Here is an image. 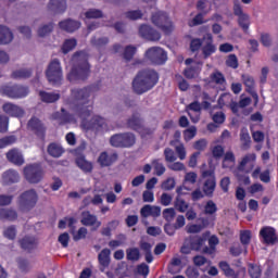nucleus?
Here are the masks:
<instances>
[{
  "label": "nucleus",
  "instance_id": "412c9836",
  "mask_svg": "<svg viewBox=\"0 0 278 278\" xmlns=\"http://www.w3.org/2000/svg\"><path fill=\"white\" fill-rule=\"evenodd\" d=\"M203 65L200 62H195L191 66L186 67L182 75L186 77V79H197V77L201 75Z\"/></svg>",
  "mask_w": 278,
  "mask_h": 278
},
{
  "label": "nucleus",
  "instance_id": "e2e57ef3",
  "mask_svg": "<svg viewBox=\"0 0 278 278\" xmlns=\"http://www.w3.org/2000/svg\"><path fill=\"white\" fill-rule=\"evenodd\" d=\"M125 16L129 21H139V18H142L143 13L140 10L128 11V12L125 13Z\"/></svg>",
  "mask_w": 278,
  "mask_h": 278
},
{
  "label": "nucleus",
  "instance_id": "4c0bfd02",
  "mask_svg": "<svg viewBox=\"0 0 278 278\" xmlns=\"http://www.w3.org/2000/svg\"><path fill=\"white\" fill-rule=\"evenodd\" d=\"M187 240L193 251H201V249L205 244V238L203 237H191Z\"/></svg>",
  "mask_w": 278,
  "mask_h": 278
},
{
  "label": "nucleus",
  "instance_id": "79ce46f5",
  "mask_svg": "<svg viewBox=\"0 0 278 278\" xmlns=\"http://www.w3.org/2000/svg\"><path fill=\"white\" fill-rule=\"evenodd\" d=\"M90 43L92 47H96V49H103V47H108L110 43V38L108 37H92L90 40Z\"/></svg>",
  "mask_w": 278,
  "mask_h": 278
},
{
  "label": "nucleus",
  "instance_id": "864d4df0",
  "mask_svg": "<svg viewBox=\"0 0 278 278\" xmlns=\"http://www.w3.org/2000/svg\"><path fill=\"white\" fill-rule=\"evenodd\" d=\"M248 273L251 278H260L262 277V268L255 264H249Z\"/></svg>",
  "mask_w": 278,
  "mask_h": 278
},
{
  "label": "nucleus",
  "instance_id": "09e8293b",
  "mask_svg": "<svg viewBox=\"0 0 278 278\" xmlns=\"http://www.w3.org/2000/svg\"><path fill=\"white\" fill-rule=\"evenodd\" d=\"M238 23H239V26L241 27V29H243V31H245V33L249 31V27L251 25L249 14L245 13L243 15H240L238 17Z\"/></svg>",
  "mask_w": 278,
  "mask_h": 278
},
{
  "label": "nucleus",
  "instance_id": "ea45409f",
  "mask_svg": "<svg viewBox=\"0 0 278 278\" xmlns=\"http://www.w3.org/2000/svg\"><path fill=\"white\" fill-rule=\"evenodd\" d=\"M236 164V154L232 151H227L224 154V160L222 163L223 168H231Z\"/></svg>",
  "mask_w": 278,
  "mask_h": 278
},
{
  "label": "nucleus",
  "instance_id": "9d476101",
  "mask_svg": "<svg viewBox=\"0 0 278 278\" xmlns=\"http://www.w3.org/2000/svg\"><path fill=\"white\" fill-rule=\"evenodd\" d=\"M24 177L28 184H40L45 177L42 165L38 163L29 164L24 167Z\"/></svg>",
  "mask_w": 278,
  "mask_h": 278
},
{
  "label": "nucleus",
  "instance_id": "ddd939ff",
  "mask_svg": "<svg viewBox=\"0 0 278 278\" xmlns=\"http://www.w3.org/2000/svg\"><path fill=\"white\" fill-rule=\"evenodd\" d=\"M139 35L141 38L149 40L150 42H157V40L162 38L160 31L147 24H143L139 27Z\"/></svg>",
  "mask_w": 278,
  "mask_h": 278
},
{
  "label": "nucleus",
  "instance_id": "0eeeda50",
  "mask_svg": "<svg viewBox=\"0 0 278 278\" xmlns=\"http://www.w3.org/2000/svg\"><path fill=\"white\" fill-rule=\"evenodd\" d=\"M46 77L52 86H61L62 79H64V75L62 74V65L60 64V60H52L48 68L46 70Z\"/></svg>",
  "mask_w": 278,
  "mask_h": 278
},
{
  "label": "nucleus",
  "instance_id": "69168bd1",
  "mask_svg": "<svg viewBox=\"0 0 278 278\" xmlns=\"http://www.w3.org/2000/svg\"><path fill=\"white\" fill-rule=\"evenodd\" d=\"M186 277L188 278H199L200 277V273H199V268L195 266H189L187 267L186 271H185Z\"/></svg>",
  "mask_w": 278,
  "mask_h": 278
},
{
  "label": "nucleus",
  "instance_id": "c756f323",
  "mask_svg": "<svg viewBox=\"0 0 278 278\" xmlns=\"http://www.w3.org/2000/svg\"><path fill=\"white\" fill-rule=\"evenodd\" d=\"M218 267L220 268L222 271H224V275L226 277H231V278L240 277V273L233 270V268H231V266L229 265V263H227V261H220L218 264Z\"/></svg>",
  "mask_w": 278,
  "mask_h": 278
},
{
  "label": "nucleus",
  "instance_id": "774afa93",
  "mask_svg": "<svg viewBox=\"0 0 278 278\" xmlns=\"http://www.w3.org/2000/svg\"><path fill=\"white\" fill-rule=\"evenodd\" d=\"M176 212H175V208L173 207H169V208H165L163 211V218L165 220H167V223H170L172 220H174L175 216H176Z\"/></svg>",
  "mask_w": 278,
  "mask_h": 278
},
{
  "label": "nucleus",
  "instance_id": "bf43d9fd",
  "mask_svg": "<svg viewBox=\"0 0 278 278\" xmlns=\"http://www.w3.org/2000/svg\"><path fill=\"white\" fill-rule=\"evenodd\" d=\"M85 16L87 18H103V11L99 9H89L86 13Z\"/></svg>",
  "mask_w": 278,
  "mask_h": 278
},
{
  "label": "nucleus",
  "instance_id": "f704fd0d",
  "mask_svg": "<svg viewBox=\"0 0 278 278\" xmlns=\"http://www.w3.org/2000/svg\"><path fill=\"white\" fill-rule=\"evenodd\" d=\"M218 237L216 236H211L208 239V247H204L203 248V253H205L206 255H214V253H216V247H218Z\"/></svg>",
  "mask_w": 278,
  "mask_h": 278
},
{
  "label": "nucleus",
  "instance_id": "c03bdc74",
  "mask_svg": "<svg viewBox=\"0 0 278 278\" xmlns=\"http://www.w3.org/2000/svg\"><path fill=\"white\" fill-rule=\"evenodd\" d=\"M126 260H128V262H138V260H140V250L138 248L127 249Z\"/></svg>",
  "mask_w": 278,
  "mask_h": 278
},
{
  "label": "nucleus",
  "instance_id": "0e129e2a",
  "mask_svg": "<svg viewBox=\"0 0 278 278\" xmlns=\"http://www.w3.org/2000/svg\"><path fill=\"white\" fill-rule=\"evenodd\" d=\"M226 66L229 68H238V56L236 54H229L226 59Z\"/></svg>",
  "mask_w": 278,
  "mask_h": 278
},
{
  "label": "nucleus",
  "instance_id": "cd10ccee",
  "mask_svg": "<svg viewBox=\"0 0 278 278\" xmlns=\"http://www.w3.org/2000/svg\"><path fill=\"white\" fill-rule=\"evenodd\" d=\"M76 166L83 170V173H91L94 166L92 165V162H89L86 160L85 155H79L75 160Z\"/></svg>",
  "mask_w": 278,
  "mask_h": 278
},
{
  "label": "nucleus",
  "instance_id": "6ab92c4d",
  "mask_svg": "<svg viewBox=\"0 0 278 278\" xmlns=\"http://www.w3.org/2000/svg\"><path fill=\"white\" fill-rule=\"evenodd\" d=\"M118 161V154L113 152L109 154L106 151L101 152L98 157V164H100L101 168H108L115 164Z\"/></svg>",
  "mask_w": 278,
  "mask_h": 278
},
{
  "label": "nucleus",
  "instance_id": "b1692460",
  "mask_svg": "<svg viewBox=\"0 0 278 278\" xmlns=\"http://www.w3.org/2000/svg\"><path fill=\"white\" fill-rule=\"evenodd\" d=\"M61 112H56L52 115V118L54 121H59V125H68V123H74L75 122V117L73 116V114L66 112V110L61 109Z\"/></svg>",
  "mask_w": 278,
  "mask_h": 278
},
{
  "label": "nucleus",
  "instance_id": "f8f14e48",
  "mask_svg": "<svg viewBox=\"0 0 278 278\" xmlns=\"http://www.w3.org/2000/svg\"><path fill=\"white\" fill-rule=\"evenodd\" d=\"M27 127L39 140L45 141V138H47V127L40 121V118L34 116L28 121Z\"/></svg>",
  "mask_w": 278,
  "mask_h": 278
},
{
  "label": "nucleus",
  "instance_id": "a18cd8bd",
  "mask_svg": "<svg viewBox=\"0 0 278 278\" xmlns=\"http://www.w3.org/2000/svg\"><path fill=\"white\" fill-rule=\"evenodd\" d=\"M242 80L245 86L247 92L252 94L253 90H255V79L252 76L243 75Z\"/></svg>",
  "mask_w": 278,
  "mask_h": 278
},
{
  "label": "nucleus",
  "instance_id": "c9c22d12",
  "mask_svg": "<svg viewBox=\"0 0 278 278\" xmlns=\"http://www.w3.org/2000/svg\"><path fill=\"white\" fill-rule=\"evenodd\" d=\"M48 155H50L51 157H62V154L64 153V148H62V146L52 142L48 146Z\"/></svg>",
  "mask_w": 278,
  "mask_h": 278
},
{
  "label": "nucleus",
  "instance_id": "49530a36",
  "mask_svg": "<svg viewBox=\"0 0 278 278\" xmlns=\"http://www.w3.org/2000/svg\"><path fill=\"white\" fill-rule=\"evenodd\" d=\"M75 47H77V39H66L62 46V53L66 55V53H71Z\"/></svg>",
  "mask_w": 278,
  "mask_h": 278
},
{
  "label": "nucleus",
  "instance_id": "680f3d73",
  "mask_svg": "<svg viewBox=\"0 0 278 278\" xmlns=\"http://www.w3.org/2000/svg\"><path fill=\"white\" fill-rule=\"evenodd\" d=\"M194 136H197V126H191L190 128L184 131V140L186 142H190V140H192Z\"/></svg>",
  "mask_w": 278,
  "mask_h": 278
},
{
  "label": "nucleus",
  "instance_id": "5701e85b",
  "mask_svg": "<svg viewBox=\"0 0 278 278\" xmlns=\"http://www.w3.org/2000/svg\"><path fill=\"white\" fill-rule=\"evenodd\" d=\"M60 29H63V31H67L68 34H73V31H77L79 27H81V23L79 21H74L72 18H67L64 21H61L59 23Z\"/></svg>",
  "mask_w": 278,
  "mask_h": 278
},
{
  "label": "nucleus",
  "instance_id": "bb28decb",
  "mask_svg": "<svg viewBox=\"0 0 278 278\" xmlns=\"http://www.w3.org/2000/svg\"><path fill=\"white\" fill-rule=\"evenodd\" d=\"M48 10L54 14H64L66 12V0H50Z\"/></svg>",
  "mask_w": 278,
  "mask_h": 278
},
{
  "label": "nucleus",
  "instance_id": "f3484780",
  "mask_svg": "<svg viewBox=\"0 0 278 278\" xmlns=\"http://www.w3.org/2000/svg\"><path fill=\"white\" fill-rule=\"evenodd\" d=\"M260 236L265 244H275L278 241L277 230L270 226H265L260 230Z\"/></svg>",
  "mask_w": 278,
  "mask_h": 278
},
{
  "label": "nucleus",
  "instance_id": "7c9ffc66",
  "mask_svg": "<svg viewBox=\"0 0 278 278\" xmlns=\"http://www.w3.org/2000/svg\"><path fill=\"white\" fill-rule=\"evenodd\" d=\"M18 218V213L14 208H0V220H9L10 223Z\"/></svg>",
  "mask_w": 278,
  "mask_h": 278
},
{
  "label": "nucleus",
  "instance_id": "8fccbe9b",
  "mask_svg": "<svg viewBox=\"0 0 278 278\" xmlns=\"http://www.w3.org/2000/svg\"><path fill=\"white\" fill-rule=\"evenodd\" d=\"M240 242L245 247V253H247V248L249 244H251V230H242L240 232Z\"/></svg>",
  "mask_w": 278,
  "mask_h": 278
},
{
  "label": "nucleus",
  "instance_id": "473e14b6",
  "mask_svg": "<svg viewBox=\"0 0 278 278\" xmlns=\"http://www.w3.org/2000/svg\"><path fill=\"white\" fill-rule=\"evenodd\" d=\"M205 197H213L216 190V178H207L202 188Z\"/></svg>",
  "mask_w": 278,
  "mask_h": 278
},
{
  "label": "nucleus",
  "instance_id": "4be33fe9",
  "mask_svg": "<svg viewBox=\"0 0 278 278\" xmlns=\"http://www.w3.org/2000/svg\"><path fill=\"white\" fill-rule=\"evenodd\" d=\"M7 160L15 166H23L25 164V159L23 157V154L16 148H13L7 152Z\"/></svg>",
  "mask_w": 278,
  "mask_h": 278
},
{
  "label": "nucleus",
  "instance_id": "9b49d317",
  "mask_svg": "<svg viewBox=\"0 0 278 278\" xmlns=\"http://www.w3.org/2000/svg\"><path fill=\"white\" fill-rule=\"evenodd\" d=\"M146 58L151 61L152 64L156 66H162V64H166L168 60V55L166 51L160 47H152L146 51Z\"/></svg>",
  "mask_w": 278,
  "mask_h": 278
},
{
  "label": "nucleus",
  "instance_id": "20e7f679",
  "mask_svg": "<svg viewBox=\"0 0 278 278\" xmlns=\"http://www.w3.org/2000/svg\"><path fill=\"white\" fill-rule=\"evenodd\" d=\"M202 49L204 60L216 53V46L214 45V36L212 33H206L203 38H193L190 41L191 53H199Z\"/></svg>",
  "mask_w": 278,
  "mask_h": 278
},
{
  "label": "nucleus",
  "instance_id": "338daca9",
  "mask_svg": "<svg viewBox=\"0 0 278 278\" xmlns=\"http://www.w3.org/2000/svg\"><path fill=\"white\" fill-rule=\"evenodd\" d=\"M175 186H176L175 178H167L162 182L161 188L162 190L170 191L175 188Z\"/></svg>",
  "mask_w": 278,
  "mask_h": 278
},
{
  "label": "nucleus",
  "instance_id": "37998d69",
  "mask_svg": "<svg viewBox=\"0 0 278 278\" xmlns=\"http://www.w3.org/2000/svg\"><path fill=\"white\" fill-rule=\"evenodd\" d=\"M152 168L155 170V175L157 177H162L164 173H166V167L164 166V163L160 162V159H154L151 162Z\"/></svg>",
  "mask_w": 278,
  "mask_h": 278
},
{
  "label": "nucleus",
  "instance_id": "13d9d810",
  "mask_svg": "<svg viewBox=\"0 0 278 278\" xmlns=\"http://www.w3.org/2000/svg\"><path fill=\"white\" fill-rule=\"evenodd\" d=\"M176 79L178 81V88L181 90V92H186L188 88H190V84H188V80H186L184 76L177 74Z\"/></svg>",
  "mask_w": 278,
  "mask_h": 278
},
{
  "label": "nucleus",
  "instance_id": "5fc2aeb1",
  "mask_svg": "<svg viewBox=\"0 0 278 278\" xmlns=\"http://www.w3.org/2000/svg\"><path fill=\"white\" fill-rule=\"evenodd\" d=\"M53 31V23L46 24L38 29V36L40 38H45V36H49Z\"/></svg>",
  "mask_w": 278,
  "mask_h": 278
},
{
  "label": "nucleus",
  "instance_id": "2eb2a0df",
  "mask_svg": "<svg viewBox=\"0 0 278 278\" xmlns=\"http://www.w3.org/2000/svg\"><path fill=\"white\" fill-rule=\"evenodd\" d=\"M2 111L4 114H8V116H12L13 118H23L25 116V110L12 102L4 103L2 105Z\"/></svg>",
  "mask_w": 278,
  "mask_h": 278
},
{
  "label": "nucleus",
  "instance_id": "c85d7f7f",
  "mask_svg": "<svg viewBox=\"0 0 278 278\" xmlns=\"http://www.w3.org/2000/svg\"><path fill=\"white\" fill-rule=\"evenodd\" d=\"M12 40H14L12 30L7 26L0 25V45H10Z\"/></svg>",
  "mask_w": 278,
  "mask_h": 278
},
{
  "label": "nucleus",
  "instance_id": "3c124183",
  "mask_svg": "<svg viewBox=\"0 0 278 278\" xmlns=\"http://www.w3.org/2000/svg\"><path fill=\"white\" fill-rule=\"evenodd\" d=\"M164 157L167 164H173V162H177V154H175V151L170 148H165Z\"/></svg>",
  "mask_w": 278,
  "mask_h": 278
},
{
  "label": "nucleus",
  "instance_id": "dca6fc26",
  "mask_svg": "<svg viewBox=\"0 0 278 278\" xmlns=\"http://www.w3.org/2000/svg\"><path fill=\"white\" fill-rule=\"evenodd\" d=\"M80 223L85 227H93L94 231H97V229L101 227V222H99V218H97V215L91 214L90 211H84L81 213Z\"/></svg>",
  "mask_w": 278,
  "mask_h": 278
},
{
  "label": "nucleus",
  "instance_id": "393cba45",
  "mask_svg": "<svg viewBox=\"0 0 278 278\" xmlns=\"http://www.w3.org/2000/svg\"><path fill=\"white\" fill-rule=\"evenodd\" d=\"M110 255H112V251L108 248L103 249L99 255H98V262L100 264V270L101 273H103V270H105V268H108L110 266Z\"/></svg>",
  "mask_w": 278,
  "mask_h": 278
},
{
  "label": "nucleus",
  "instance_id": "423d86ee",
  "mask_svg": "<svg viewBox=\"0 0 278 278\" xmlns=\"http://www.w3.org/2000/svg\"><path fill=\"white\" fill-rule=\"evenodd\" d=\"M38 203V193L36 189L24 191L17 199V205L21 212H31Z\"/></svg>",
  "mask_w": 278,
  "mask_h": 278
},
{
  "label": "nucleus",
  "instance_id": "58836bf2",
  "mask_svg": "<svg viewBox=\"0 0 278 278\" xmlns=\"http://www.w3.org/2000/svg\"><path fill=\"white\" fill-rule=\"evenodd\" d=\"M140 249L144 252L146 262L151 264L153 262V253L151 252L152 245L147 241L140 243Z\"/></svg>",
  "mask_w": 278,
  "mask_h": 278
},
{
  "label": "nucleus",
  "instance_id": "f03ea898",
  "mask_svg": "<svg viewBox=\"0 0 278 278\" xmlns=\"http://www.w3.org/2000/svg\"><path fill=\"white\" fill-rule=\"evenodd\" d=\"M73 66L67 74L71 84L75 81H86L90 77V63L86 51H77L72 56Z\"/></svg>",
  "mask_w": 278,
  "mask_h": 278
},
{
  "label": "nucleus",
  "instance_id": "de8ad7c7",
  "mask_svg": "<svg viewBox=\"0 0 278 278\" xmlns=\"http://www.w3.org/2000/svg\"><path fill=\"white\" fill-rule=\"evenodd\" d=\"M210 79L211 81H213V84H216L217 86H223L227 81L225 79V75H223V73L219 71L212 73Z\"/></svg>",
  "mask_w": 278,
  "mask_h": 278
},
{
  "label": "nucleus",
  "instance_id": "4d7b16f0",
  "mask_svg": "<svg viewBox=\"0 0 278 278\" xmlns=\"http://www.w3.org/2000/svg\"><path fill=\"white\" fill-rule=\"evenodd\" d=\"M4 238L8 240H15L16 239V226L12 225L4 229L3 231Z\"/></svg>",
  "mask_w": 278,
  "mask_h": 278
},
{
  "label": "nucleus",
  "instance_id": "a211bd4d",
  "mask_svg": "<svg viewBox=\"0 0 278 278\" xmlns=\"http://www.w3.org/2000/svg\"><path fill=\"white\" fill-rule=\"evenodd\" d=\"M18 244L23 251L31 253L35 249H38V238L27 235L18 240Z\"/></svg>",
  "mask_w": 278,
  "mask_h": 278
},
{
  "label": "nucleus",
  "instance_id": "4468645a",
  "mask_svg": "<svg viewBox=\"0 0 278 278\" xmlns=\"http://www.w3.org/2000/svg\"><path fill=\"white\" fill-rule=\"evenodd\" d=\"M255 160H257V155L255 153L245 154L238 165V170L241 173H251L255 166Z\"/></svg>",
  "mask_w": 278,
  "mask_h": 278
},
{
  "label": "nucleus",
  "instance_id": "6e6552de",
  "mask_svg": "<svg viewBox=\"0 0 278 278\" xmlns=\"http://www.w3.org/2000/svg\"><path fill=\"white\" fill-rule=\"evenodd\" d=\"M110 144L116 149H131L136 144V135L132 132L115 134L111 136Z\"/></svg>",
  "mask_w": 278,
  "mask_h": 278
},
{
  "label": "nucleus",
  "instance_id": "a19ab883",
  "mask_svg": "<svg viewBox=\"0 0 278 278\" xmlns=\"http://www.w3.org/2000/svg\"><path fill=\"white\" fill-rule=\"evenodd\" d=\"M174 207L177 212H180V214H185V212H188L190 204H188V202H186L181 197H176Z\"/></svg>",
  "mask_w": 278,
  "mask_h": 278
},
{
  "label": "nucleus",
  "instance_id": "6e6d98bb",
  "mask_svg": "<svg viewBox=\"0 0 278 278\" xmlns=\"http://www.w3.org/2000/svg\"><path fill=\"white\" fill-rule=\"evenodd\" d=\"M218 212V207L214 201L208 200L204 206V214L212 216V214H216Z\"/></svg>",
  "mask_w": 278,
  "mask_h": 278
},
{
  "label": "nucleus",
  "instance_id": "2f4dec72",
  "mask_svg": "<svg viewBox=\"0 0 278 278\" xmlns=\"http://www.w3.org/2000/svg\"><path fill=\"white\" fill-rule=\"evenodd\" d=\"M240 142L243 151H249L251 149V135H249L247 128H242L240 131Z\"/></svg>",
  "mask_w": 278,
  "mask_h": 278
},
{
  "label": "nucleus",
  "instance_id": "72a5a7b5",
  "mask_svg": "<svg viewBox=\"0 0 278 278\" xmlns=\"http://www.w3.org/2000/svg\"><path fill=\"white\" fill-rule=\"evenodd\" d=\"M39 97L42 103H55L60 101V93L39 91Z\"/></svg>",
  "mask_w": 278,
  "mask_h": 278
},
{
  "label": "nucleus",
  "instance_id": "603ef678",
  "mask_svg": "<svg viewBox=\"0 0 278 278\" xmlns=\"http://www.w3.org/2000/svg\"><path fill=\"white\" fill-rule=\"evenodd\" d=\"M136 51L137 48L134 46H127L124 49V60H126V62H131V60H134V55H136Z\"/></svg>",
  "mask_w": 278,
  "mask_h": 278
},
{
  "label": "nucleus",
  "instance_id": "1a4fd4ad",
  "mask_svg": "<svg viewBox=\"0 0 278 278\" xmlns=\"http://www.w3.org/2000/svg\"><path fill=\"white\" fill-rule=\"evenodd\" d=\"M2 97H8L9 99H25L29 94V87L23 85H3L0 88Z\"/></svg>",
  "mask_w": 278,
  "mask_h": 278
},
{
  "label": "nucleus",
  "instance_id": "39448f33",
  "mask_svg": "<svg viewBox=\"0 0 278 278\" xmlns=\"http://www.w3.org/2000/svg\"><path fill=\"white\" fill-rule=\"evenodd\" d=\"M151 22L155 27L161 29L165 36H170L173 29H175L173 21L166 11H156L155 13H152Z\"/></svg>",
  "mask_w": 278,
  "mask_h": 278
},
{
  "label": "nucleus",
  "instance_id": "f257e3e1",
  "mask_svg": "<svg viewBox=\"0 0 278 278\" xmlns=\"http://www.w3.org/2000/svg\"><path fill=\"white\" fill-rule=\"evenodd\" d=\"M101 86V81L97 84L89 85L84 88H74L71 90L70 105H74V114L81 119V126L87 131H101L108 127L105 118L94 115L91 121L88 122V118L92 116L94 110V102L90 101V94L97 92Z\"/></svg>",
  "mask_w": 278,
  "mask_h": 278
},
{
  "label": "nucleus",
  "instance_id": "a878e982",
  "mask_svg": "<svg viewBox=\"0 0 278 278\" xmlns=\"http://www.w3.org/2000/svg\"><path fill=\"white\" fill-rule=\"evenodd\" d=\"M20 179L21 176L18 175V172L14 169H9L2 174V184H4V186L18 184Z\"/></svg>",
  "mask_w": 278,
  "mask_h": 278
},
{
  "label": "nucleus",
  "instance_id": "e433bc0d",
  "mask_svg": "<svg viewBox=\"0 0 278 278\" xmlns=\"http://www.w3.org/2000/svg\"><path fill=\"white\" fill-rule=\"evenodd\" d=\"M34 71L31 68H21L17 71H14L11 74L12 79H29L31 77Z\"/></svg>",
  "mask_w": 278,
  "mask_h": 278
},
{
  "label": "nucleus",
  "instance_id": "7ed1b4c3",
  "mask_svg": "<svg viewBox=\"0 0 278 278\" xmlns=\"http://www.w3.org/2000/svg\"><path fill=\"white\" fill-rule=\"evenodd\" d=\"M157 81H160V74L154 70H142L138 72L136 77L132 80V89L136 94H144V92H149L152 88L157 86Z\"/></svg>",
  "mask_w": 278,
  "mask_h": 278
},
{
  "label": "nucleus",
  "instance_id": "aec40b11",
  "mask_svg": "<svg viewBox=\"0 0 278 278\" xmlns=\"http://www.w3.org/2000/svg\"><path fill=\"white\" fill-rule=\"evenodd\" d=\"M142 115L139 112H134L126 121V126L128 129H132V131H140L142 129Z\"/></svg>",
  "mask_w": 278,
  "mask_h": 278
},
{
  "label": "nucleus",
  "instance_id": "052dcab7",
  "mask_svg": "<svg viewBox=\"0 0 278 278\" xmlns=\"http://www.w3.org/2000/svg\"><path fill=\"white\" fill-rule=\"evenodd\" d=\"M16 142L15 136H7L0 139V149H5V147H10V144H14Z\"/></svg>",
  "mask_w": 278,
  "mask_h": 278
}]
</instances>
